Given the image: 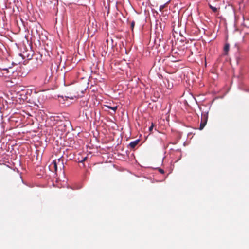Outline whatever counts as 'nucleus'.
Wrapping results in <instances>:
<instances>
[{
	"label": "nucleus",
	"mask_w": 249,
	"mask_h": 249,
	"mask_svg": "<svg viewBox=\"0 0 249 249\" xmlns=\"http://www.w3.org/2000/svg\"><path fill=\"white\" fill-rule=\"evenodd\" d=\"M208 118V113H202L201 115V122L200 124L199 129L202 130L206 125Z\"/></svg>",
	"instance_id": "1"
},
{
	"label": "nucleus",
	"mask_w": 249,
	"mask_h": 249,
	"mask_svg": "<svg viewBox=\"0 0 249 249\" xmlns=\"http://www.w3.org/2000/svg\"><path fill=\"white\" fill-rule=\"evenodd\" d=\"M53 167L54 168L55 171L56 172L57 170V165H59L60 166V167L61 168V167L63 165V160L61 159L54 160L53 162Z\"/></svg>",
	"instance_id": "2"
},
{
	"label": "nucleus",
	"mask_w": 249,
	"mask_h": 249,
	"mask_svg": "<svg viewBox=\"0 0 249 249\" xmlns=\"http://www.w3.org/2000/svg\"><path fill=\"white\" fill-rule=\"evenodd\" d=\"M139 142V140H137L136 141L131 142L129 143L130 147L131 148H134L136 146V145L138 144Z\"/></svg>",
	"instance_id": "3"
},
{
	"label": "nucleus",
	"mask_w": 249,
	"mask_h": 249,
	"mask_svg": "<svg viewBox=\"0 0 249 249\" xmlns=\"http://www.w3.org/2000/svg\"><path fill=\"white\" fill-rule=\"evenodd\" d=\"M230 49V45L228 43H226L224 48V51L225 55H228V51H229Z\"/></svg>",
	"instance_id": "4"
},
{
	"label": "nucleus",
	"mask_w": 249,
	"mask_h": 249,
	"mask_svg": "<svg viewBox=\"0 0 249 249\" xmlns=\"http://www.w3.org/2000/svg\"><path fill=\"white\" fill-rule=\"evenodd\" d=\"M209 6L214 13H217V14H218V9L217 8L213 6L210 4H209Z\"/></svg>",
	"instance_id": "5"
},
{
	"label": "nucleus",
	"mask_w": 249,
	"mask_h": 249,
	"mask_svg": "<svg viewBox=\"0 0 249 249\" xmlns=\"http://www.w3.org/2000/svg\"><path fill=\"white\" fill-rule=\"evenodd\" d=\"M168 2H167L166 3L164 4H163L162 5H160L159 7V10L160 12H162L163 11V9L167 7V5L168 4Z\"/></svg>",
	"instance_id": "6"
},
{
	"label": "nucleus",
	"mask_w": 249,
	"mask_h": 249,
	"mask_svg": "<svg viewBox=\"0 0 249 249\" xmlns=\"http://www.w3.org/2000/svg\"><path fill=\"white\" fill-rule=\"evenodd\" d=\"M106 107L108 108H109V109H112V110L114 111V112H116V109H117V106H114L113 107H111L110 106H106Z\"/></svg>",
	"instance_id": "7"
},
{
	"label": "nucleus",
	"mask_w": 249,
	"mask_h": 249,
	"mask_svg": "<svg viewBox=\"0 0 249 249\" xmlns=\"http://www.w3.org/2000/svg\"><path fill=\"white\" fill-rule=\"evenodd\" d=\"M135 23L134 21H132L131 23V29L132 31L133 30V29H134V27L135 26Z\"/></svg>",
	"instance_id": "8"
},
{
	"label": "nucleus",
	"mask_w": 249,
	"mask_h": 249,
	"mask_svg": "<svg viewBox=\"0 0 249 249\" xmlns=\"http://www.w3.org/2000/svg\"><path fill=\"white\" fill-rule=\"evenodd\" d=\"M158 170L159 171L160 173L161 174H164V170L162 169H161L160 168H157Z\"/></svg>",
	"instance_id": "9"
},
{
	"label": "nucleus",
	"mask_w": 249,
	"mask_h": 249,
	"mask_svg": "<svg viewBox=\"0 0 249 249\" xmlns=\"http://www.w3.org/2000/svg\"><path fill=\"white\" fill-rule=\"evenodd\" d=\"M37 61V60L36 59V60H34V59L32 60L31 63L32 64H35L36 63V62Z\"/></svg>",
	"instance_id": "10"
},
{
	"label": "nucleus",
	"mask_w": 249,
	"mask_h": 249,
	"mask_svg": "<svg viewBox=\"0 0 249 249\" xmlns=\"http://www.w3.org/2000/svg\"><path fill=\"white\" fill-rule=\"evenodd\" d=\"M153 127V125L152 124V125L149 128L150 131H151L152 130Z\"/></svg>",
	"instance_id": "11"
},
{
	"label": "nucleus",
	"mask_w": 249,
	"mask_h": 249,
	"mask_svg": "<svg viewBox=\"0 0 249 249\" xmlns=\"http://www.w3.org/2000/svg\"><path fill=\"white\" fill-rule=\"evenodd\" d=\"M87 157H86L84 158H83V159L81 160V162H83L87 160Z\"/></svg>",
	"instance_id": "12"
},
{
	"label": "nucleus",
	"mask_w": 249,
	"mask_h": 249,
	"mask_svg": "<svg viewBox=\"0 0 249 249\" xmlns=\"http://www.w3.org/2000/svg\"><path fill=\"white\" fill-rule=\"evenodd\" d=\"M171 61L173 62H176L178 61V60L174 59H171Z\"/></svg>",
	"instance_id": "13"
},
{
	"label": "nucleus",
	"mask_w": 249,
	"mask_h": 249,
	"mask_svg": "<svg viewBox=\"0 0 249 249\" xmlns=\"http://www.w3.org/2000/svg\"><path fill=\"white\" fill-rule=\"evenodd\" d=\"M106 42H107V47H108V39H107V40H106Z\"/></svg>",
	"instance_id": "14"
},
{
	"label": "nucleus",
	"mask_w": 249,
	"mask_h": 249,
	"mask_svg": "<svg viewBox=\"0 0 249 249\" xmlns=\"http://www.w3.org/2000/svg\"><path fill=\"white\" fill-rule=\"evenodd\" d=\"M172 85H171V86H170V85H168V89H171V88H172Z\"/></svg>",
	"instance_id": "15"
},
{
	"label": "nucleus",
	"mask_w": 249,
	"mask_h": 249,
	"mask_svg": "<svg viewBox=\"0 0 249 249\" xmlns=\"http://www.w3.org/2000/svg\"><path fill=\"white\" fill-rule=\"evenodd\" d=\"M3 71H6V72H8V71L7 69H3Z\"/></svg>",
	"instance_id": "16"
},
{
	"label": "nucleus",
	"mask_w": 249,
	"mask_h": 249,
	"mask_svg": "<svg viewBox=\"0 0 249 249\" xmlns=\"http://www.w3.org/2000/svg\"><path fill=\"white\" fill-rule=\"evenodd\" d=\"M38 66V64H37L36 65V67H37V66Z\"/></svg>",
	"instance_id": "17"
},
{
	"label": "nucleus",
	"mask_w": 249,
	"mask_h": 249,
	"mask_svg": "<svg viewBox=\"0 0 249 249\" xmlns=\"http://www.w3.org/2000/svg\"><path fill=\"white\" fill-rule=\"evenodd\" d=\"M248 91L249 92V90H248Z\"/></svg>",
	"instance_id": "18"
}]
</instances>
